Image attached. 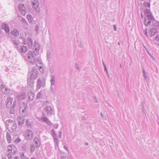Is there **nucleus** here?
<instances>
[{
	"instance_id": "obj_1",
	"label": "nucleus",
	"mask_w": 159,
	"mask_h": 159,
	"mask_svg": "<svg viewBox=\"0 0 159 159\" xmlns=\"http://www.w3.org/2000/svg\"><path fill=\"white\" fill-rule=\"evenodd\" d=\"M40 45L36 42H34V53L33 52L30 51L27 54L28 58L27 64L30 65L32 64H35L37 66V63H39L40 65L42 64V61L39 58L35 57L34 55H38L39 52ZM41 66H39L40 67H41Z\"/></svg>"
},
{
	"instance_id": "obj_2",
	"label": "nucleus",
	"mask_w": 159,
	"mask_h": 159,
	"mask_svg": "<svg viewBox=\"0 0 159 159\" xmlns=\"http://www.w3.org/2000/svg\"><path fill=\"white\" fill-rule=\"evenodd\" d=\"M37 71L35 67H33L31 72L29 73L30 77L27 80V83L29 88L33 89L34 83V80L37 77Z\"/></svg>"
},
{
	"instance_id": "obj_3",
	"label": "nucleus",
	"mask_w": 159,
	"mask_h": 159,
	"mask_svg": "<svg viewBox=\"0 0 159 159\" xmlns=\"http://www.w3.org/2000/svg\"><path fill=\"white\" fill-rule=\"evenodd\" d=\"M156 22L157 21L155 20L153 16H148V17L145 18L144 21V23L145 26L150 25H151V23H152V25L154 26H157L158 25V23H157V25L154 24V22Z\"/></svg>"
},
{
	"instance_id": "obj_4",
	"label": "nucleus",
	"mask_w": 159,
	"mask_h": 159,
	"mask_svg": "<svg viewBox=\"0 0 159 159\" xmlns=\"http://www.w3.org/2000/svg\"><path fill=\"white\" fill-rule=\"evenodd\" d=\"M28 107L27 105L23 103L19 109L20 112L22 116H26L28 114Z\"/></svg>"
},
{
	"instance_id": "obj_5",
	"label": "nucleus",
	"mask_w": 159,
	"mask_h": 159,
	"mask_svg": "<svg viewBox=\"0 0 159 159\" xmlns=\"http://www.w3.org/2000/svg\"><path fill=\"white\" fill-rule=\"evenodd\" d=\"M32 5L33 9L37 12H39L40 11V3L38 0H34L31 2Z\"/></svg>"
},
{
	"instance_id": "obj_6",
	"label": "nucleus",
	"mask_w": 159,
	"mask_h": 159,
	"mask_svg": "<svg viewBox=\"0 0 159 159\" xmlns=\"http://www.w3.org/2000/svg\"><path fill=\"white\" fill-rule=\"evenodd\" d=\"M43 113L44 116L51 115L52 113V108L49 106L45 107L43 109Z\"/></svg>"
},
{
	"instance_id": "obj_7",
	"label": "nucleus",
	"mask_w": 159,
	"mask_h": 159,
	"mask_svg": "<svg viewBox=\"0 0 159 159\" xmlns=\"http://www.w3.org/2000/svg\"><path fill=\"white\" fill-rule=\"evenodd\" d=\"M45 81L44 79L42 80L39 78L37 80V89H39L41 87H44L45 85Z\"/></svg>"
},
{
	"instance_id": "obj_8",
	"label": "nucleus",
	"mask_w": 159,
	"mask_h": 159,
	"mask_svg": "<svg viewBox=\"0 0 159 159\" xmlns=\"http://www.w3.org/2000/svg\"><path fill=\"white\" fill-rule=\"evenodd\" d=\"M18 9L21 12V15H25V7L22 4H20L18 7Z\"/></svg>"
},
{
	"instance_id": "obj_9",
	"label": "nucleus",
	"mask_w": 159,
	"mask_h": 159,
	"mask_svg": "<svg viewBox=\"0 0 159 159\" xmlns=\"http://www.w3.org/2000/svg\"><path fill=\"white\" fill-rule=\"evenodd\" d=\"M0 88L2 93L5 94L9 93V89L7 87L5 86L4 85H2V84H1L0 86Z\"/></svg>"
},
{
	"instance_id": "obj_10",
	"label": "nucleus",
	"mask_w": 159,
	"mask_h": 159,
	"mask_svg": "<svg viewBox=\"0 0 159 159\" xmlns=\"http://www.w3.org/2000/svg\"><path fill=\"white\" fill-rule=\"evenodd\" d=\"M28 98L27 100L28 102H30V101H33L34 98V93L30 91L28 92Z\"/></svg>"
},
{
	"instance_id": "obj_11",
	"label": "nucleus",
	"mask_w": 159,
	"mask_h": 159,
	"mask_svg": "<svg viewBox=\"0 0 159 159\" xmlns=\"http://www.w3.org/2000/svg\"><path fill=\"white\" fill-rule=\"evenodd\" d=\"M19 51L21 53H25L27 51V48L26 46L23 45L19 46L17 47Z\"/></svg>"
},
{
	"instance_id": "obj_12",
	"label": "nucleus",
	"mask_w": 159,
	"mask_h": 159,
	"mask_svg": "<svg viewBox=\"0 0 159 159\" xmlns=\"http://www.w3.org/2000/svg\"><path fill=\"white\" fill-rule=\"evenodd\" d=\"M13 98L10 97H8L6 100L5 103H6V107L8 108L10 107L11 105Z\"/></svg>"
},
{
	"instance_id": "obj_13",
	"label": "nucleus",
	"mask_w": 159,
	"mask_h": 159,
	"mask_svg": "<svg viewBox=\"0 0 159 159\" xmlns=\"http://www.w3.org/2000/svg\"><path fill=\"white\" fill-rule=\"evenodd\" d=\"M26 138L29 139H32L34 136V133L30 129H28L26 132Z\"/></svg>"
},
{
	"instance_id": "obj_14",
	"label": "nucleus",
	"mask_w": 159,
	"mask_h": 159,
	"mask_svg": "<svg viewBox=\"0 0 159 159\" xmlns=\"http://www.w3.org/2000/svg\"><path fill=\"white\" fill-rule=\"evenodd\" d=\"M20 39L22 40L23 43L24 44H26V42L25 40V38L26 35L25 33H23V32L21 33L20 34Z\"/></svg>"
},
{
	"instance_id": "obj_15",
	"label": "nucleus",
	"mask_w": 159,
	"mask_h": 159,
	"mask_svg": "<svg viewBox=\"0 0 159 159\" xmlns=\"http://www.w3.org/2000/svg\"><path fill=\"white\" fill-rule=\"evenodd\" d=\"M2 29L4 30L6 33L9 32V28L8 25L6 23H4L2 24Z\"/></svg>"
},
{
	"instance_id": "obj_16",
	"label": "nucleus",
	"mask_w": 159,
	"mask_h": 159,
	"mask_svg": "<svg viewBox=\"0 0 159 159\" xmlns=\"http://www.w3.org/2000/svg\"><path fill=\"white\" fill-rule=\"evenodd\" d=\"M27 44L30 48H31L33 45V42L32 39L29 37L27 38Z\"/></svg>"
},
{
	"instance_id": "obj_17",
	"label": "nucleus",
	"mask_w": 159,
	"mask_h": 159,
	"mask_svg": "<svg viewBox=\"0 0 159 159\" xmlns=\"http://www.w3.org/2000/svg\"><path fill=\"white\" fill-rule=\"evenodd\" d=\"M41 120L43 121V122H45L48 125L50 126L52 125V123L46 117L42 118Z\"/></svg>"
},
{
	"instance_id": "obj_18",
	"label": "nucleus",
	"mask_w": 159,
	"mask_h": 159,
	"mask_svg": "<svg viewBox=\"0 0 159 159\" xmlns=\"http://www.w3.org/2000/svg\"><path fill=\"white\" fill-rule=\"evenodd\" d=\"M16 127L17 126L16 122L15 121H13V122L11 123V129L9 130V131L10 132H12L14 131V130L16 129Z\"/></svg>"
},
{
	"instance_id": "obj_19",
	"label": "nucleus",
	"mask_w": 159,
	"mask_h": 159,
	"mask_svg": "<svg viewBox=\"0 0 159 159\" xmlns=\"http://www.w3.org/2000/svg\"><path fill=\"white\" fill-rule=\"evenodd\" d=\"M144 12L146 17H148V16H153L151 13L149 9L147 8L144 11Z\"/></svg>"
},
{
	"instance_id": "obj_20",
	"label": "nucleus",
	"mask_w": 159,
	"mask_h": 159,
	"mask_svg": "<svg viewBox=\"0 0 159 159\" xmlns=\"http://www.w3.org/2000/svg\"><path fill=\"white\" fill-rule=\"evenodd\" d=\"M13 122V120H8L5 122V125L7 129H8L9 127L11 126V123Z\"/></svg>"
},
{
	"instance_id": "obj_21",
	"label": "nucleus",
	"mask_w": 159,
	"mask_h": 159,
	"mask_svg": "<svg viewBox=\"0 0 159 159\" xmlns=\"http://www.w3.org/2000/svg\"><path fill=\"white\" fill-rule=\"evenodd\" d=\"M34 142L36 147L37 148H39L40 146V141L39 138L35 137L34 139Z\"/></svg>"
},
{
	"instance_id": "obj_22",
	"label": "nucleus",
	"mask_w": 159,
	"mask_h": 159,
	"mask_svg": "<svg viewBox=\"0 0 159 159\" xmlns=\"http://www.w3.org/2000/svg\"><path fill=\"white\" fill-rule=\"evenodd\" d=\"M18 122L20 125H23L25 123V120L24 118L19 117L18 118Z\"/></svg>"
},
{
	"instance_id": "obj_23",
	"label": "nucleus",
	"mask_w": 159,
	"mask_h": 159,
	"mask_svg": "<svg viewBox=\"0 0 159 159\" xmlns=\"http://www.w3.org/2000/svg\"><path fill=\"white\" fill-rule=\"evenodd\" d=\"M151 35V36H154L155 35L157 34L158 31L155 29L152 28L150 29Z\"/></svg>"
},
{
	"instance_id": "obj_24",
	"label": "nucleus",
	"mask_w": 159,
	"mask_h": 159,
	"mask_svg": "<svg viewBox=\"0 0 159 159\" xmlns=\"http://www.w3.org/2000/svg\"><path fill=\"white\" fill-rule=\"evenodd\" d=\"M51 85H54L55 82V78L54 75H52L50 80Z\"/></svg>"
},
{
	"instance_id": "obj_25",
	"label": "nucleus",
	"mask_w": 159,
	"mask_h": 159,
	"mask_svg": "<svg viewBox=\"0 0 159 159\" xmlns=\"http://www.w3.org/2000/svg\"><path fill=\"white\" fill-rule=\"evenodd\" d=\"M54 143L55 145V147L58 148L59 145V141L57 137L53 138Z\"/></svg>"
},
{
	"instance_id": "obj_26",
	"label": "nucleus",
	"mask_w": 159,
	"mask_h": 159,
	"mask_svg": "<svg viewBox=\"0 0 159 159\" xmlns=\"http://www.w3.org/2000/svg\"><path fill=\"white\" fill-rule=\"evenodd\" d=\"M47 59L49 61H50L51 60V53L50 51H48L47 53Z\"/></svg>"
},
{
	"instance_id": "obj_27",
	"label": "nucleus",
	"mask_w": 159,
	"mask_h": 159,
	"mask_svg": "<svg viewBox=\"0 0 159 159\" xmlns=\"http://www.w3.org/2000/svg\"><path fill=\"white\" fill-rule=\"evenodd\" d=\"M12 34L15 36L17 37L19 35V31L15 29L14 31L12 32Z\"/></svg>"
},
{
	"instance_id": "obj_28",
	"label": "nucleus",
	"mask_w": 159,
	"mask_h": 159,
	"mask_svg": "<svg viewBox=\"0 0 159 159\" xmlns=\"http://www.w3.org/2000/svg\"><path fill=\"white\" fill-rule=\"evenodd\" d=\"M6 138L8 143H10L11 142V137L10 134L8 133H7Z\"/></svg>"
},
{
	"instance_id": "obj_29",
	"label": "nucleus",
	"mask_w": 159,
	"mask_h": 159,
	"mask_svg": "<svg viewBox=\"0 0 159 159\" xmlns=\"http://www.w3.org/2000/svg\"><path fill=\"white\" fill-rule=\"evenodd\" d=\"M12 146L11 145H9L7 147V151L9 153H12Z\"/></svg>"
},
{
	"instance_id": "obj_30",
	"label": "nucleus",
	"mask_w": 159,
	"mask_h": 159,
	"mask_svg": "<svg viewBox=\"0 0 159 159\" xmlns=\"http://www.w3.org/2000/svg\"><path fill=\"white\" fill-rule=\"evenodd\" d=\"M51 134L52 136L53 137V138H56L57 137V134L55 133V131L53 129H52L51 130Z\"/></svg>"
},
{
	"instance_id": "obj_31",
	"label": "nucleus",
	"mask_w": 159,
	"mask_h": 159,
	"mask_svg": "<svg viewBox=\"0 0 159 159\" xmlns=\"http://www.w3.org/2000/svg\"><path fill=\"white\" fill-rule=\"evenodd\" d=\"M144 5L145 7L150 8V3L147 2H144Z\"/></svg>"
},
{
	"instance_id": "obj_32",
	"label": "nucleus",
	"mask_w": 159,
	"mask_h": 159,
	"mask_svg": "<svg viewBox=\"0 0 159 159\" xmlns=\"http://www.w3.org/2000/svg\"><path fill=\"white\" fill-rule=\"evenodd\" d=\"M34 150V145L33 144L30 147V152L32 154Z\"/></svg>"
},
{
	"instance_id": "obj_33",
	"label": "nucleus",
	"mask_w": 159,
	"mask_h": 159,
	"mask_svg": "<svg viewBox=\"0 0 159 159\" xmlns=\"http://www.w3.org/2000/svg\"><path fill=\"white\" fill-rule=\"evenodd\" d=\"M27 19L28 20L29 22H30V23L32 22V20H33V18L31 17V15H28L27 16Z\"/></svg>"
},
{
	"instance_id": "obj_34",
	"label": "nucleus",
	"mask_w": 159,
	"mask_h": 159,
	"mask_svg": "<svg viewBox=\"0 0 159 159\" xmlns=\"http://www.w3.org/2000/svg\"><path fill=\"white\" fill-rule=\"evenodd\" d=\"M55 88V86L54 85H51L50 89L51 91L52 94L54 93V89Z\"/></svg>"
},
{
	"instance_id": "obj_35",
	"label": "nucleus",
	"mask_w": 159,
	"mask_h": 159,
	"mask_svg": "<svg viewBox=\"0 0 159 159\" xmlns=\"http://www.w3.org/2000/svg\"><path fill=\"white\" fill-rule=\"evenodd\" d=\"M21 141V140L19 138H18L16 139L15 140V142L16 143H18L20 142Z\"/></svg>"
},
{
	"instance_id": "obj_36",
	"label": "nucleus",
	"mask_w": 159,
	"mask_h": 159,
	"mask_svg": "<svg viewBox=\"0 0 159 159\" xmlns=\"http://www.w3.org/2000/svg\"><path fill=\"white\" fill-rule=\"evenodd\" d=\"M21 21L23 23V24H24L25 25H27V23L26 20L24 18H22L21 20Z\"/></svg>"
},
{
	"instance_id": "obj_37",
	"label": "nucleus",
	"mask_w": 159,
	"mask_h": 159,
	"mask_svg": "<svg viewBox=\"0 0 159 159\" xmlns=\"http://www.w3.org/2000/svg\"><path fill=\"white\" fill-rule=\"evenodd\" d=\"M20 157L21 159H28V158L24 156L23 153L20 154Z\"/></svg>"
},
{
	"instance_id": "obj_38",
	"label": "nucleus",
	"mask_w": 159,
	"mask_h": 159,
	"mask_svg": "<svg viewBox=\"0 0 159 159\" xmlns=\"http://www.w3.org/2000/svg\"><path fill=\"white\" fill-rule=\"evenodd\" d=\"M26 124L28 126H30L31 125V122L29 120H27L26 121Z\"/></svg>"
},
{
	"instance_id": "obj_39",
	"label": "nucleus",
	"mask_w": 159,
	"mask_h": 159,
	"mask_svg": "<svg viewBox=\"0 0 159 159\" xmlns=\"http://www.w3.org/2000/svg\"><path fill=\"white\" fill-rule=\"evenodd\" d=\"M42 97L41 92H40L38 93L37 94V98H40Z\"/></svg>"
},
{
	"instance_id": "obj_40",
	"label": "nucleus",
	"mask_w": 159,
	"mask_h": 159,
	"mask_svg": "<svg viewBox=\"0 0 159 159\" xmlns=\"http://www.w3.org/2000/svg\"><path fill=\"white\" fill-rule=\"evenodd\" d=\"M154 40L157 42H159V34L157 35L155 38Z\"/></svg>"
},
{
	"instance_id": "obj_41",
	"label": "nucleus",
	"mask_w": 159,
	"mask_h": 159,
	"mask_svg": "<svg viewBox=\"0 0 159 159\" xmlns=\"http://www.w3.org/2000/svg\"><path fill=\"white\" fill-rule=\"evenodd\" d=\"M15 108H13L11 107V108L10 112L11 114H13L15 112Z\"/></svg>"
},
{
	"instance_id": "obj_42",
	"label": "nucleus",
	"mask_w": 159,
	"mask_h": 159,
	"mask_svg": "<svg viewBox=\"0 0 159 159\" xmlns=\"http://www.w3.org/2000/svg\"><path fill=\"white\" fill-rule=\"evenodd\" d=\"M13 42L14 44L15 45L16 47L17 48V47H18V43L14 40H13Z\"/></svg>"
},
{
	"instance_id": "obj_43",
	"label": "nucleus",
	"mask_w": 159,
	"mask_h": 159,
	"mask_svg": "<svg viewBox=\"0 0 159 159\" xmlns=\"http://www.w3.org/2000/svg\"><path fill=\"white\" fill-rule=\"evenodd\" d=\"M12 151H13V153L14 154L16 152V147H15L13 145H12Z\"/></svg>"
},
{
	"instance_id": "obj_44",
	"label": "nucleus",
	"mask_w": 159,
	"mask_h": 159,
	"mask_svg": "<svg viewBox=\"0 0 159 159\" xmlns=\"http://www.w3.org/2000/svg\"><path fill=\"white\" fill-rule=\"evenodd\" d=\"M21 149L22 150H25L26 149V147L25 145H23Z\"/></svg>"
},
{
	"instance_id": "obj_45",
	"label": "nucleus",
	"mask_w": 159,
	"mask_h": 159,
	"mask_svg": "<svg viewBox=\"0 0 159 159\" xmlns=\"http://www.w3.org/2000/svg\"><path fill=\"white\" fill-rule=\"evenodd\" d=\"M93 102L95 103H97L98 102V101H97V98H96V97H95V96L93 97Z\"/></svg>"
},
{
	"instance_id": "obj_46",
	"label": "nucleus",
	"mask_w": 159,
	"mask_h": 159,
	"mask_svg": "<svg viewBox=\"0 0 159 159\" xmlns=\"http://www.w3.org/2000/svg\"><path fill=\"white\" fill-rule=\"evenodd\" d=\"M8 159H12V156L10 153H8L7 155Z\"/></svg>"
},
{
	"instance_id": "obj_47",
	"label": "nucleus",
	"mask_w": 159,
	"mask_h": 159,
	"mask_svg": "<svg viewBox=\"0 0 159 159\" xmlns=\"http://www.w3.org/2000/svg\"><path fill=\"white\" fill-rule=\"evenodd\" d=\"M143 76L145 78V79H146V78H147V75L145 72V71L144 70H143Z\"/></svg>"
},
{
	"instance_id": "obj_48",
	"label": "nucleus",
	"mask_w": 159,
	"mask_h": 159,
	"mask_svg": "<svg viewBox=\"0 0 159 159\" xmlns=\"http://www.w3.org/2000/svg\"><path fill=\"white\" fill-rule=\"evenodd\" d=\"M100 115H101V117H102V118L103 119H105V117L103 116V115L102 113L101 112Z\"/></svg>"
},
{
	"instance_id": "obj_49",
	"label": "nucleus",
	"mask_w": 159,
	"mask_h": 159,
	"mask_svg": "<svg viewBox=\"0 0 159 159\" xmlns=\"http://www.w3.org/2000/svg\"><path fill=\"white\" fill-rule=\"evenodd\" d=\"M61 132H59L58 133V136L59 138H61Z\"/></svg>"
},
{
	"instance_id": "obj_50",
	"label": "nucleus",
	"mask_w": 159,
	"mask_h": 159,
	"mask_svg": "<svg viewBox=\"0 0 159 159\" xmlns=\"http://www.w3.org/2000/svg\"><path fill=\"white\" fill-rule=\"evenodd\" d=\"M18 99L19 100H20L21 99H24V97L23 96H20V98H19L18 97Z\"/></svg>"
},
{
	"instance_id": "obj_51",
	"label": "nucleus",
	"mask_w": 159,
	"mask_h": 159,
	"mask_svg": "<svg viewBox=\"0 0 159 159\" xmlns=\"http://www.w3.org/2000/svg\"><path fill=\"white\" fill-rule=\"evenodd\" d=\"M61 159H66V157L64 156H61Z\"/></svg>"
},
{
	"instance_id": "obj_52",
	"label": "nucleus",
	"mask_w": 159,
	"mask_h": 159,
	"mask_svg": "<svg viewBox=\"0 0 159 159\" xmlns=\"http://www.w3.org/2000/svg\"><path fill=\"white\" fill-rule=\"evenodd\" d=\"M75 67L76 68H77L78 70H79V68L78 67V66L77 63H75Z\"/></svg>"
},
{
	"instance_id": "obj_53",
	"label": "nucleus",
	"mask_w": 159,
	"mask_h": 159,
	"mask_svg": "<svg viewBox=\"0 0 159 159\" xmlns=\"http://www.w3.org/2000/svg\"><path fill=\"white\" fill-rule=\"evenodd\" d=\"M113 27L114 28V31H116V25H113Z\"/></svg>"
},
{
	"instance_id": "obj_54",
	"label": "nucleus",
	"mask_w": 159,
	"mask_h": 159,
	"mask_svg": "<svg viewBox=\"0 0 159 159\" xmlns=\"http://www.w3.org/2000/svg\"><path fill=\"white\" fill-rule=\"evenodd\" d=\"M144 33H145V34H146V35L147 36H148V33H147V30H144Z\"/></svg>"
},
{
	"instance_id": "obj_55",
	"label": "nucleus",
	"mask_w": 159,
	"mask_h": 159,
	"mask_svg": "<svg viewBox=\"0 0 159 159\" xmlns=\"http://www.w3.org/2000/svg\"><path fill=\"white\" fill-rule=\"evenodd\" d=\"M64 148L66 151L67 150L68 148H67V147H66V145L64 146Z\"/></svg>"
},
{
	"instance_id": "obj_56",
	"label": "nucleus",
	"mask_w": 159,
	"mask_h": 159,
	"mask_svg": "<svg viewBox=\"0 0 159 159\" xmlns=\"http://www.w3.org/2000/svg\"><path fill=\"white\" fill-rule=\"evenodd\" d=\"M16 105L15 104H13L11 107L13 108H15Z\"/></svg>"
},
{
	"instance_id": "obj_57",
	"label": "nucleus",
	"mask_w": 159,
	"mask_h": 159,
	"mask_svg": "<svg viewBox=\"0 0 159 159\" xmlns=\"http://www.w3.org/2000/svg\"><path fill=\"white\" fill-rule=\"evenodd\" d=\"M14 159H19V158L18 156H15Z\"/></svg>"
},
{
	"instance_id": "obj_58",
	"label": "nucleus",
	"mask_w": 159,
	"mask_h": 159,
	"mask_svg": "<svg viewBox=\"0 0 159 159\" xmlns=\"http://www.w3.org/2000/svg\"><path fill=\"white\" fill-rule=\"evenodd\" d=\"M104 71H107V67H105L104 68Z\"/></svg>"
},
{
	"instance_id": "obj_59",
	"label": "nucleus",
	"mask_w": 159,
	"mask_h": 159,
	"mask_svg": "<svg viewBox=\"0 0 159 159\" xmlns=\"http://www.w3.org/2000/svg\"><path fill=\"white\" fill-rule=\"evenodd\" d=\"M141 18L142 19H143V14H142V13L141 14Z\"/></svg>"
},
{
	"instance_id": "obj_60",
	"label": "nucleus",
	"mask_w": 159,
	"mask_h": 159,
	"mask_svg": "<svg viewBox=\"0 0 159 159\" xmlns=\"http://www.w3.org/2000/svg\"><path fill=\"white\" fill-rule=\"evenodd\" d=\"M84 144H85V145L87 146V145H88L89 144L87 143H85Z\"/></svg>"
},
{
	"instance_id": "obj_61",
	"label": "nucleus",
	"mask_w": 159,
	"mask_h": 159,
	"mask_svg": "<svg viewBox=\"0 0 159 159\" xmlns=\"http://www.w3.org/2000/svg\"><path fill=\"white\" fill-rule=\"evenodd\" d=\"M20 2H24L25 0H18Z\"/></svg>"
},
{
	"instance_id": "obj_62",
	"label": "nucleus",
	"mask_w": 159,
	"mask_h": 159,
	"mask_svg": "<svg viewBox=\"0 0 159 159\" xmlns=\"http://www.w3.org/2000/svg\"><path fill=\"white\" fill-rule=\"evenodd\" d=\"M16 102L15 101H14L13 103V104H16Z\"/></svg>"
},
{
	"instance_id": "obj_63",
	"label": "nucleus",
	"mask_w": 159,
	"mask_h": 159,
	"mask_svg": "<svg viewBox=\"0 0 159 159\" xmlns=\"http://www.w3.org/2000/svg\"><path fill=\"white\" fill-rule=\"evenodd\" d=\"M103 66H104V68L105 67H107L106 65L105 64H103Z\"/></svg>"
},
{
	"instance_id": "obj_64",
	"label": "nucleus",
	"mask_w": 159,
	"mask_h": 159,
	"mask_svg": "<svg viewBox=\"0 0 159 159\" xmlns=\"http://www.w3.org/2000/svg\"><path fill=\"white\" fill-rule=\"evenodd\" d=\"M2 159H7L5 157H3L2 158Z\"/></svg>"
}]
</instances>
